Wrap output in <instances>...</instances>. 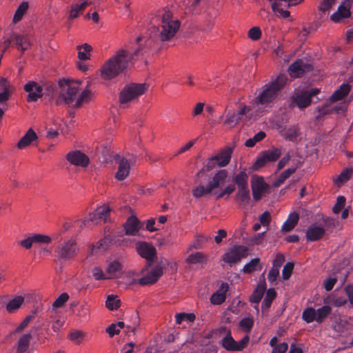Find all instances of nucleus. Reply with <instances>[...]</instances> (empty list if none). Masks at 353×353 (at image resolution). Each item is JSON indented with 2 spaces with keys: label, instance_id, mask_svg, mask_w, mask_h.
Here are the masks:
<instances>
[{
  "label": "nucleus",
  "instance_id": "a18cd8bd",
  "mask_svg": "<svg viewBox=\"0 0 353 353\" xmlns=\"http://www.w3.org/2000/svg\"><path fill=\"white\" fill-rule=\"evenodd\" d=\"M316 310L313 307H307L305 309L302 313V319L307 323H312L314 321H316Z\"/></svg>",
  "mask_w": 353,
  "mask_h": 353
},
{
  "label": "nucleus",
  "instance_id": "2eb2a0df",
  "mask_svg": "<svg viewBox=\"0 0 353 353\" xmlns=\"http://www.w3.org/2000/svg\"><path fill=\"white\" fill-rule=\"evenodd\" d=\"M312 70V65L302 59H298L289 67V74L292 77L297 78Z\"/></svg>",
  "mask_w": 353,
  "mask_h": 353
},
{
  "label": "nucleus",
  "instance_id": "6e6552de",
  "mask_svg": "<svg viewBox=\"0 0 353 353\" xmlns=\"http://www.w3.org/2000/svg\"><path fill=\"white\" fill-rule=\"evenodd\" d=\"M78 246L74 240L68 239L61 242L54 250L55 256L65 262L72 259L78 253Z\"/></svg>",
  "mask_w": 353,
  "mask_h": 353
},
{
  "label": "nucleus",
  "instance_id": "aec40b11",
  "mask_svg": "<svg viewBox=\"0 0 353 353\" xmlns=\"http://www.w3.org/2000/svg\"><path fill=\"white\" fill-rule=\"evenodd\" d=\"M141 226V222L137 216H130L124 224L125 234L135 236L138 234Z\"/></svg>",
  "mask_w": 353,
  "mask_h": 353
},
{
  "label": "nucleus",
  "instance_id": "c9c22d12",
  "mask_svg": "<svg viewBox=\"0 0 353 353\" xmlns=\"http://www.w3.org/2000/svg\"><path fill=\"white\" fill-rule=\"evenodd\" d=\"M276 296V292L274 288L268 289L261 305L262 310H268Z\"/></svg>",
  "mask_w": 353,
  "mask_h": 353
},
{
  "label": "nucleus",
  "instance_id": "ea45409f",
  "mask_svg": "<svg viewBox=\"0 0 353 353\" xmlns=\"http://www.w3.org/2000/svg\"><path fill=\"white\" fill-rule=\"evenodd\" d=\"M332 307L330 305H323L316 310V322L321 323L324 319L331 313Z\"/></svg>",
  "mask_w": 353,
  "mask_h": 353
},
{
  "label": "nucleus",
  "instance_id": "473e14b6",
  "mask_svg": "<svg viewBox=\"0 0 353 353\" xmlns=\"http://www.w3.org/2000/svg\"><path fill=\"white\" fill-rule=\"evenodd\" d=\"M265 290L266 284L265 282L258 284L250 297V301L258 304L261 301Z\"/></svg>",
  "mask_w": 353,
  "mask_h": 353
},
{
  "label": "nucleus",
  "instance_id": "6e6d98bb",
  "mask_svg": "<svg viewBox=\"0 0 353 353\" xmlns=\"http://www.w3.org/2000/svg\"><path fill=\"white\" fill-rule=\"evenodd\" d=\"M90 91L88 89L84 90L79 97L77 99V101L74 105V108H79L83 103L88 101L90 96Z\"/></svg>",
  "mask_w": 353,
  "mask_h": 353
},
{
  "label": "nucleus",
  "instance_id": "09e8293b",
  "mask_svg": "<svg viewBox=\"0 0 353 353\" xmlns=\"http://www.w3.org/2000/svg\"><path fill=\"white\" fill-rule=\"evenodd\" d=\"M28 8V4L27 2H23L19 5L13 17L14 23H17L22 19L24 13L26 12Z\"/></svg>",
  "mask_w": 353,
  "mask_h": 353
},
{
  "label": "nucleus",
  "instance_id": "20e7f679",
  "mask_svg": "<svg viewBox=\"0 0 353 353\" xmlns=\"http://www.w3.org/2000/svg\"><path fill=\"white\" fill-rule=\"evenodd\" d=\"M161 25L158 28L159 38L161 41H168L176 34L181 26V22L172 19V13L169 10H163L159 13Z\"/></svg>",
  "mask_w": 353,
  "mask_h": 353
},
{
  "label": "nucleus",
  "instance_id": "c85d7f7f",
  "mask_svg": "<svg viewBox=\"0 0 353 353\" xmlns=\"http://www.w3.org/2000/svg\"><path fill=\"white\" fill-rule=\"evenodd\" d=\"M38 137L36 132L32 129L30 128L25 135L19 140L17 143V147L19 149H23L28 145H30L34 141L37 140Z\"/></svg>",
  "mask_w": 353,
  "mask_h": 353
},
{
  "label": "nucleus",
  "instance_id": "bb28decb",
  "mask_svg": "<svg viewBox=\"0 0 353 353\" xmlns=\"http://www.w3.org/2000/svg\"><path fill=\"white\" fill-rule=\"evenodd\" d=\"M90 4V2L88 0L79 1L77 3L72 4L69 19H73L78 17Z\"/></svg>",
  "mask_w": 353,
  "mask_h": 353
},
{
  "label": "nucleus",
  "instance_id": "5fc2aeb1",
  "mask_svg": "<svg viewBox=\"0 0 353 353\" xmlns=\"http://www.w3.org/2000/svg\"><path fill=\"white\" fill-rule=\"evenodd\" d=\"M299 136V128L293 125L290 127L285 132V139L290 141H294Z\"/></svg>",
  "mask_w": 353,
  "mask_h": 353
},
{
  "label": "nucleus",
  "instance_id": "a19ab883",
  "mask_svg": "<svg viewBox=\"0 0 353 353\" xmlns=\"http://www.w3.org/2000/svg\"><path fill=\"white\" fill-rule=\"evenodd\" d=\"M248 176L245 170L241 171L234 178V181L237 185L238 188L248 187Z\"/></svg>",
  "mask_w": 353,
  "mask_h": 353
},
{
  "label": "nucleus",
  "instance_id": "4d7b16f0",
  "mask_svg": "<svg viewBox=\"0 0 353 353\" xmlns=\"http://www.w3.org/2000/svg\"><path fill=\"white\" fill-rule=\"evenodd\" d=\"M176 323L181 324L183 321H193L195 319L194 314L179 313L176 314Z\"/></svg>",
  "mask_w": 353,
  "mask_h": 353
},
{
  "label": "nucleus",
  "instance_id": "1a4fd4ad",
  "mask_svg": "<svg viewBox=\"0 0 353 353\" xmlns=\"http://www.w3.org/2000/svg\"><path fill=\"white\" fill-rule=\"evenodd\" d=\"M147 88L145 83H132L125 85L120 92L119 101L121 104L124 105L143 94Z\"/></svg>",
  "mask_w": 353,
  "mask_h": 353
},
{
  "label": "nucleus",
  "instance_id": "39448f33",
  "mask_svg": "<svg viewBox=\"0 0 353 353\" xmlns=\"http://www.w3.org/2000/svg\"><path fill=\"white\" fill-rule=\"evenodd\" d=\"M169 263H170L167 259H161L157 265L147 273L146 275L141 278H139L138 276L130 278V279L128 283V285L132 286L139 284L144 286L154 284L163 274V269L168 266Z\"/></svg>",
  "mask_w": 353,
  "mask_h": 353
},
{
  "label": "nucleus",
  "instance_id": "9b49d317",
  "mask_svg": "<svg viewBox=\"0 0 353 353\" xmlns=\"http://www.w3.org/2000/svg\"><path fill=\"white\" fill-rule=\"evenodd\" d=\"M248 255V248L245 245H234L226 253H225L222 259L225 263L232 265L240 261L242 259Z\"/></svg>",
  "mask_w": 353,
  "mask_h": 353
},
{
  "label": "nucleus",
  "instance_id": "37998d69",
  "mask_svg": "<svg viewBox=\"0 0 353 353\" xmlns=\"http://www.w3.org/2000/svg\"><path fill=\"white\" fill-rule=\"evenodd\" d=\"M121 265L119 262H111L106 268V273L108 274V279H110L117 276V274L121 271Z\"/></svg>",
  "mask_w": 353,
  "mask_h": 353
},
{
  "label": "nucleus",
  "instance_id": "412c9836",
  "mask_svg": "<svg viewBox=\"0 0 353 353\" xmlns=\"http://www.w3.org/2000/svg\"><path fill=\"white\" fill-rule=\"evenodd\" d=\"M267 184L263 179L260 176L256 177L252 182V190L253 198L255 201H259L261 198L262 193L265 190Z\"/></svg>",
  "mask_w": 353,
  "mask_h": 353
},
{
  "label": "nucleus",
  "instance_id": "cd10ccee",
  "mask_svg": "<svg viewBox=\"0 0 353 353\" xmlns=\"http://www.w3.org/2000/svg\"><path fill=\"white\" fill-rule=\"evenodd\" d=\"M32 339V336L30 333L23 334L17 341V353H26L29 348Z\"/></svg>",
  "mask_w": 353,
  "mask_h": 353
},
{
  "label": "nucleus",
  "instance_id": "f03ea898",
  "mask_svg": "<svg viewBox=\"0 0 353 353\" xmlns=\"http://www.w3.org/2000/svg\"><path fill=\"white\" fill-rule=\"evenodd\" d=\"M129 66L126 50H121L103 65L101 74L103 79L109 80L123 72Z\"/></svg>",
  "mask_w": 353,
  "mask_h": 353
},
{
  "label": "nucleus",
  "instance_id": "774afa93",
  "mask_svg": "<svg viewBox=\"0 0 353 353\" xmlns=\"http://www.w3.org/2000/svg\"><path fill=\"white\" fill-rule=\"evenodd\" d=\"M92 276L95 280H105L108 279V276L105 275L102 270L99 267H94L92 269Z\"/></svg>",
  "mask_w": 353,
  "mask_h": 353
},
{
  "label": "nucleus",
  "instance_id": "2f4dec72",
  "mask_svg": "<svg viewBox=\"0 0 353 353\" xmlns=\"http://www.w3.org/2000/svg\"><path fill=\"white\" fill-rule=\"evenodd\" d=\"M299 219V215L298 213L293 212L290 214L287 220L283 223L281 230L285 232H290L295 228L298 223Z\"/></svg>",
  "mask_w": 353,
  "mask_h": 353
},
{
  "label": "nucleus",
  "instance_id": "9d476101",
  "mask_svg": "<svg viewBox=\"0 0 353 353\" xmlns=\"http://www.w3.org/2000/svg\"><path fill=\"white\" fill-rule=\"evenodd\" d=\"M250 341L248 335H245L241 341L236 342L232 336L230 330L227 331V334L221 340V345L228 351H242L247 346Z\"/></svg>",
  "mask_w": 353,
  "mask_h": 353
},
{
  "label": "nucleus",
  "instance_id": "052dcab7",
  "mask_svg": "<svg viewBox=\"0 0 353 353\" xmlns=\"http://www.w3.org/2000/svg\"><path fill=\"white\" fill-rule=\"evenodd\" d=\"M254 325V321L252 318H243L239 322V326L246 332H250Z\"/></svg>",
  "mask_w": 353,
  "mask_h": 353
},
{
  "label": "nucleus",
  "instance_id": "a211bd4d",
  "mask_svg": "<svg viewBox=\"0 0 353 353\" xmlns=\"http://www.w3.org/2000/svg\"><path fill=\"white\" fill-rule=\"evenodd\" d=\"M139 254L148 262H152L156 256L155 248L145 242L139 243L137 247Z\"/></svg>",
  "mask_w": 353,
  "mask_h": 353
},
{
  "label": "nucleus",
  "instance_id": "423d86ee",
  "mask_svg": "<svg viewBox=\"0 0 353 353\" xmlns=\"http://www.w3.org/2000/svg\"><path fill=\"white\" fill-rule=\"evenodd\" d=\"M320 92L318 88L298 92L290 98V106H297L299 109H303L308 107L312 102L317 103L321 100L316 97Z\"/></svg>",
  "mask_w": 353,
  "mask_h": 353
},
{
  "label": "nucleus",
  "instance_id": "6ab92c4d",
  "mask_svg": "<svg viewBox=\"0 0 353 353\" xmlns=\"http://www.w3.org/2000/svg\"><path fill=\"white\" fill-rule=\"evenodd\" d=\"M305 234L307 241H316L325 235V230L317 223H313L308 227Z\"/></svg>",
  "mask_w": 353,
  "mask_h": 353
},
{
  "label": "nucleus",
  "instance_id": "603ef678",
  "mask_svg": "<svg viewBox=\"0 0 353 353\" xmlns=\"http://www.w3.org/2000/svg\"><path fill=\"white\" fill-rule=\"evenodd\" d=\"M266 134L264 132L260 131L257 132L252 138L248 139L245 145L246 147L252 148L255 145L257 142L261 141L265 137Z\"/></svg>",
  "mask_w": 353,
  "mask_h": 353
},
{
  "label": "nucleus",
  "instance_id": "c03bdc74",
  "mask_svg": "<svg viewBox=\"0 0 353 353\" xmlns=\"http://www.w3.org/2000/svg\"><path fill=\"white\" fill-rule=\"evenodd\" d=\"M108 246V241L105 239L99 240L95 245L90 249V254H96L98 252L105 251Z\"/></svg>",
  "mask_w": 353,
  "mask_h": 353
},
{
  "label": "nucleus",
  "instance_id": "f8f14e48",
  "mask_svg": "<svg viewBox=\"0 0 353 353\" xmlns=\"http://www.w3.org/2000/svg\"><path fill=\"white\" fill-rule=\"evenodd\" d=\"M281 155V150L276 148L265 150L258 155L256 161L253 165V168L258 170L265 165L268 163L274 162Z\"/></svg>",
  "mask_w": 353,
  "mask_h": 353
},
{
  "label": "nucleus",
  "instance_id": "f3484780",
  "mask_svg": "<svg viewBox=\"0 0 353 353\" xmlns=\"http://www.w3.org/2000/svg\"><path fill=\"white\" fill-rule=\"evenodd\" d=\"M66 159L72 165L86 167L90 162L89 158L79 150L71 151L66 155Z\"/></svg>",
  "mask_w": 353,
  "mask_h": 353
},
{
  "label": "nucleus",
  "instance_id": "69168bd1",
  "mask_svg": "<svg viewBox=\"0 0 353 353\" xmlns=\"http://www.w3.org/2000/svg\"><path fill=\"white\" fill-rule=\"evenodd\" d=\"M83 337L84 333L79 330H74L70 332L69 335V339L76 343H80Z\"/></svg>",
  "mask_w": 353,
  "mask_h": 353
},
{
  "label": "nucleus",
  "instance_id": "7c9ffc66",
  "mask_svg": "<svg viewBox=\"0 0 353 353\" xmlns=\"http://www.w3.org/2000/svg\"><path fill=\"white\" fill-rule=\"evenodd\" d=\"M110 210L108 206H101L98 208L91 215V221H108V216L110 214Z\"/></svg>",
  "mask_w": 353,
  "mask_h": 353
},
{
  "label": "nucleus",
  "instance_id": "e2e57ef3",
  "mask_svg": "<svg viewBox=\"0 0 353 353\" xmlns=\"http://www.w3.org/2000/svg\"><path fill=\"white\" fill-rule=\"evenodd\" d=\"M248 37L252 41H258L261 37V30L257 27L251 28L248 31Z\"/></svg>",
  "mask_w": 353,
  "mask_h": 353
},
{
  "label": "nucleus",
  "instance_id": "c756f323",
  "mask_svg": "<svg viewBox=\"0 0 353 353\" xmlns=\"http://www.w3.org/2000/svg\"><path fill=\"white\" fill-rule=\"evenodd\" d=\"M351 90V86L347 83H343L330 97L331 102H336L343 99L348 94Z\"/></svg>",
  "mask_w": 353,
  "mask_h": 353
},
{
  "label": "nucleus",
  "instance_id": "b1692460",
  "mask_svg": "<svg viewBox=\"0 0 353 353\" xmlns=\"http://www.w3.org/2000/svg\"><path fill=\"white\" fill-rule=\"evenodd\" d=\"M229 288L228 284L222 283L218 291L214 292L210 298V301L214 305L223 303L226 299V292Z\"/></svg>",
  "mask_w": 353,
  "mask_h": 353
},
{
  "label": "nucleus",
  "instance_id": "4468645a",
  "mask_svg": "<svg viewBox=\"0 0 353 353\" xmlns=\"http://www.w3.org/2000/svg\"><path fill=\"white\" fill-rule=\"evenodd\" d=\"M114 159L119 164L118 170L115 174V178L119 181H123L129 174L130 164L134 162V158L128 159L125 157H121L117 154Z\"/></svg>",
  "mask_w": 353,
  "mask_h": 353
},
{
  "label": "nucleus",
  "instance_id": "72a5a7b5",
  "mask_svg": "<svg viewBox=\"0 0 353 353\" xmlns=\"http://www.w3.org/2000/svg\"><path fill=\"white\" fill-rule=\"evenodd\" d=\"M262 268L263 265L261 263L259 258H254L243 266L242 272L245 274H250L254 271L261 270Z\"/></svg>",
  "mask_w": 353,
  "mask_h": 353
},
{
  "label": "nucleus",
  "instance_id": "e433bc0d",
  "mask_svg": "<svg viewBox=\"0 0 353 353\" xmlns=\"http://www.w3.org/2000/svg\"><path fill=\"white\" fill-rule=\"evenodd\" d=\"M24 301V298L21 296H18L10 301L7 305L6 310L9 313H12L17 310Z\"/></svg>",
  "mask_w": 353,
  "mask_h": 353
},
{
  "label": "nucleus",
  "instance_id": "58836bf2",
  "mask_svg": "<svg viewBox=\"0 0 353 353\" xmlns=\"http://www.w3.org/2000/svg\"><path fill=\"white\" fill-rule=\"evenodd\" d=\"M252 108L248 105H243L239 110L236 112H234V114L236 116V119L239 123L243 120V117H245L246 120H249L252 117Z\"/></svg>",
  "mask_w": 353,
  "mask_h": 353
},
{
  "label": "nucleus",
  "instance_id": "8fccbe9b",
  "mask_svg": "<svg viewBox=\"0 0 353 353\" xmlns=\"http://www.w3.org/2000/svg\"><path fill=\"white\" fill-rule=\"evenodd\" d=\"M105 305L110 310H117L120 306V300L112 294L108 295L105 301Z\"/></svg>",
  "mask_w": 353,
  "mask_h": 353
},
{
  "label": "nucleus",
  "instance_id": "ddd939ff",
  "mask_svg": "<svg viewBox=\"0 0 353 353\" xmlns=\"http://www.w3.org/2000/svg\"><path fill=\"white\" fill-rule=\"evenodd\" d=\"M271 3L273 12L284 19L290 17V12L285 8L296 6L303 0H268Z\"/></svg>",
  "mask_w": 353,
  "mask_h": 353
},
{
  "label": "nucleus",
  "instance_id": "393cba45",
  "mask_svg": "<svg viewBox=\"0 0 353 353\" xmlns=\"http://www.w3.org/2000/svg\"><path fill=\"white\" fill-rule=\"evenodd\" d=\"M216 159V157L213 156L208 160L207 163L197 172L196 175V180H199L200 179L207 180L210 178L209 175L206 172L214 168L216 165H218V161Z\"/></svg>",
  "mask_w": 353,
  "mask_h": 353
},
{
  "label": "nucleus",
  "instance_id": "bf43d9fd",
  "mask_svg": "<svg viewBox=\"0 0 353 353\" xmlns=\"http://www.w3.org/2000/svg\"><path fill=\"white\" fill-rule=\"evenodd\" d=\"M336 3V0H323L319 6V10L323 13L328 12L330 8Z\"/></svg>",
  "mask_w": 353,
  "mask_h": 353
},
{
  "label": "nucleus",
  "instance_id": "de8ad7c7",
  "mask_svg": "<svg viewBox=\"0 0 353 353\" xmlns=\"http://www.w3.org/2000/svg\"><path fill=\"white\" fill-rule=\"evenodd\" d=\"M238 193L236 194L237 199L243 204H247L250 199V190L248 189V187L247 188H238Z\"/></svg>",
  "mask_w": 353,
  "mask_h": 353
},
{
  "label": "nucleus",
  "instance_id": "338daca9",
  "mask_svg": "<svg viewBox=\"0 0 353 353\" xmlns=\"http://www.w3.org/2000/svg\"><path fill=\"white\" fill-rule=\"evenodd\" d=\"M345 203V198L343 196H339L337 198L336 203L332 208V211L334 214H338L343 208Z\"/></svg>",
  "mask_w": 353,
  "mask_h": 353
},
{
  "label": "nucleus",
  "instance_id": "4be33fe9",
  "mask_svg": "<svg viewBox=\"0 0 353 353\" xmlns=\"http://www.w3.org/2000/svg\"><path fill=\"white\" fill-rule=\"evenodd\" d=\"M50 236L43 234H34L19 242V245L26 249H30L34 243H49Z\"/></svg>",
  "mask_w": 353,
  "mask_h": 353
},
{
  "label": "nucleus",
  "instance_id": "680f3d73",
  "mask_svg": "<svg viewBox=\"0 0 353 353\" xmlns=\"http://www.w3.org/2000/svg\"><path fill=\"white\" fill-rule=\"evenodd\" d=\"M146 52L145 48L142 45H140L132 53L130 54L126 51V53L128 56L129 59V64L131 63V61L134 59L135 58L139 57L140 55L143 54Z\"/></svg>",
  "mask_w": 353,
  "mask_h": 353
},
{
  "label": "nucleus",
  "instance_id": "864d4df0",
  "mask_svg": "<svg viewBox=\"0 0 353 353\" xmlns=\"http://www.w3.org/2000/svg\"><path fill=\"white\" fill-rule=\"evenodd\" d=\"M296 170V168H290L285 170H284L283 172L281 173L279 178L277 179L276 181V185L279 186L281 184L283 183L284 181L288 179L293 173L295 172Z\"/></svg>",
  "mask_w": 353,
  "mask_h": 353
},
{
  "label": "nucleus",
  "instance_id": "5701e85b",
  "mask_svg": "<svg viewBox=\"0 0 353 353\" xmlns=\"http://www.w3.org/2000/svg\"><path fill=\"white\" fill-rule=\"evenodd\" d=\"M232 152L233 148L232 147L226 146L214 156V157H216V159L218 161L219 167L222 168L228 165L231 159Z\"/></svg>",
  "mask_w": 353,
  "mask_h": 353
},
{
  "label": "nucleus",
  "instance_id": "3c124183",
  "mask_svg": "<svg viewBox=\"0 0 353 353\" xmlns=\"http://www.w3.org/2000/svg\"><path fill=\"white\" fill-rule=\"evenodd\" d=\"M91 49H92V47L87 43H85L81 46H79L78 47V50H79L78 58L80 60L89 59H90L89 52H90Z\"/></svg>",
  "mask_w": 353,
  "mask_h": 353
},
{
  "label": "nucleus",
  "instance_id": "0e129e2a",
  "mask_svg": "<svg viewBox=\"0 0 353 353\" xmlns=\"http://www.w3.org/2000/svg\"><path fill=\"white\" fill-rule=\"evenodd\" d=\"M68 299H69V295L67 293H65V292L62 293L54 301L52 306L55 308L61 307L68 300Z\"/></svg>",
  "mask_w": 353,
  "mask_h": 353
},
{
  "label": "nucleus",
  "instance_id": "0eeeda50",
  "mask_svg": "<svg viewBox=\"0 0 353 353\" xmlns=\"http://www.w3.org/2000/svg\"><path fill=\"white\" fill-rule=\"evenodd\" d=\"M79 81H64L61 84V91L56 100L58 105L62 103L70 104L76 99L79 91Z\"/></svg>",
  "mask_w": 353,
  "mask_h": 353
},
{
  "label": "nucleus",
  "instance_id": "4c0bfd02",
  "mask_svg": "<svg viewBox=\"0 0 353 353\" xmlns=\"http://www.w3.org/2000/svg\"><path fill=\"white\" fill-rule=\"evenodd\" d=\"M252 108L248 105H243L239 110L236 112H234V114L236 116V119L239 123L243 120V117H245L246 120H249L252 117Z\"/></svg>",
  "mask_w": 353,
  "mask_h": 353
},
{
  "label": "nucleus",
  "instance_id": "7ed1b4c3",
  "mask_svg": "<svg viewBox=\"0 0 353 353\" xmlns=\"http://www.w3.org/2000/svg\"><path fill=\"white\" fill-rule=\"evenodd\" d=\"M228 176V173L225 170H219L214 174L206 186L203 184V181H204L203 179L196 180L199 185L192 190V195L199 199L212 193L214 190L220 188L225 183Z\"/></svg>",
  "mask_w": 353,
  "mask_h": 353
},
{
  "label": "nucleus",
  "instance_id": "dca6fc26",
  "mask_svg": "<svg viewBox=\"0 0 353 353\" xmlns=\"http://www.w3.org/2000/svg\"><path fill=\"white\" fill-rule=\"evenodd\" d=\"M24 90L28 93V102H35L43 96V88L34 81H28L24 85Z\"/></svg>",
  "mask_w": 353,
  "mask_h": 353
},
{
  "label": "nucleus",
  "instance_id": "79ce46f5",
  "mask_svg": "<svg viewBox=\"0 0 353 353\" xmlns=\"http://www.w3.org/2000/svg\"><path fill=\"white\" fill-rule=\"evenodd\" d=\"M352 174L353 168H350L344 169L335 180V183L337 184L338 185L343 184L350 179Z\"/></svg>",
  "mask_w": 353,
  "mask_h": 353
},
{
  "label": "nucleus",
  "instance_id": "f257e3e1",
  "mask_svg": "<svg viewBox=\"0 0 353 353\" xmlns=\"http://www.w3.org/2000/svg\"><path fill=\"white\" fill-rule=\"evenodd\" d=\"M287 81V76L280 74L276 79L263 87L258 96L253 100V105L267 107L270 104L275 103L279 98V92L284 88Z\"/></svg>",
  "mask_w": 353,
  "mask_h": 353
},
{
  "label": "nucleus",
  "instance_id": "13d9d810",
  "mask_svg": "<svg viewBox=\"0 0 353 353\" xmlns=\"http://www.w3.org/2000/svg\"><path fill=\"white\" fill-rule=\"evenodd\" d=\"M294 264L292 262H288L282 270V277L283 280H288L291 276Z\"/></svg>",
  "mask_w": 353,
  "mask_h": 353
},
{
  "label": "nucleus",
  "instance_id": "f704fd0d",
  "mask_svg": "<svg viewBox=\"0 0 353 353\" xmlns=\"http://www.w3.org/2000/svg\"><path fill=\"white\" fill-rule=\"evenodd\" d=\"M13 38L18 49L21 50L22 52L26 50L30 46V42L26 36L13 34Z\"/></svg>",
  "mask_w": 353,
  "mask_h": 353
},
{
  "label": "nucleus",
  "instance_id": "a878e982",
  "mask_svg": "<svg viewBox=\"0 0 353 353\" xmlns=\"http://www.w3.org/2000/svg\"><path fill=\"white\" fill-rule=\"evenodd\" d=\"M351 12L350 8L345 6V3L341 4L337 10L330 16V19L334 23H339L343 19L350 17Z\"/></svg>",
  "mask_w": 353,
  "mask_h": 353
},
{
  "label": "nucleus",
  "instance_id": "49530a36",
  "mask_svg": "<svg viewBox=\"0 0 353 353\" xmlns=\"http://www.w3.org/2000/svg\"><path fill=\"white\" fill-rule=\"evenodd\" d=\"M205 261V256L201 252L192 253L186 259L189 264L203 263Z\"/></svg>",
  "mask_w": 353,
  "mask_h": 353
}]
</instances>
